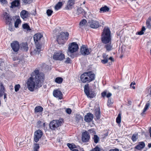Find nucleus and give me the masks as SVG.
Here are the masks:
<instances>
[{"instance_id": "obj_1", "label": "nucleus", "mask_w": 151, "mask_h": 151, "mask_svg": "<svg viewBox=\"0 0 151 151\" xmlns=\"http://www.w3.org/2000/svg\"><path fill=\"white\" fill-rule=\"evenodd\" d=\"M44 81V74L40 72L38 70L35 69L32 73L31 77L28 79L27 87L29 90L33 91L35 88L37 89L42 87Z\"/></svg>"}, {"instance_id": "obj_2", "label": "nucleus", "mask_w": 151, "mask_h": 151, "mask_svg": "<svg viewBox=\"0 0 151 151\" xmlns=\"http://www.w3.org/2000/svg\"><path fill=\"white\" fill-rule=\"evenodd\" d=\"M101 40L103 44H107L111 42V32L108 27H105L101 36Z\"/></svg>"}, {"instance_id": "obj_3", "label": "nucleus", "mask_w": 151, "mask_h": 151, "mask_svg": "<svg viewBox=\"0 0 151 151\" xmlns=\"http://www.w3.org/2000/svg\"><path fill=\"white\" fill-rule=\"evenodd\" d=\"M95 78V75L92 71L85 72L82 74L80 79L83 83H88L93 81Z\"/></svg>"}, {"instance_id": "obj_4", "label": "nucleus", "mask_w": 151, "mask_h": 151, "mask_svg": "<svg viewBox=\"0 0 151 151\" xmlns=\"http://www.w3.org/2000/svg\"><path fill=\"white\" fill-rule=\"evenodd\" d=\"M78 44L76 42H73L69 45L68 47V55L72 58H74L76 56L75 52L78 50Z\"/></svg>"}, {"instance_id": "obj_5", "label": "nucleus", "mask_w": 151, "mask_h": 151, "mask_svg": "<svg viewBox=\"0 0 151 151\" xmlns=\"http://www.w3.org/2000/svg\"><path fill=\"white\" fill-rule=\"evenodd\" d=\"M64 122L63 119L62 118H59L58 120H53L50 123V128L52 130H55L58 127L61 126Z\"/></svg>"}, {"instance_id": "obj_6", "label": "nucleus", "mask_w": 151, "mask_h": 151, "mask_svg": "<svg viewBox=\"0 0 151 151\" xmlns=\"http://www.w3.org/2000/svg\"><path fill=\"white\" fill-rule=\"evenodd\" d=\"M69 33L68 32H62L57 37V41L59 44H63L68 39Z\"/></svg>"}, {"instance_id": "obj_7", "label": "nucleus", "mask_w": 151, "mask_h": 151, "mask_svg": "<svg viewBox=\"0 0 151 151\" xmlns=\"http://www.w3.org/2000/svg\"><path fill=\"white\" fill-rule=\"evenodd\" d=\"M84 92L87 97L90 98H93L96 95L93 91L89 90V84L88 83L85 85L84 86Z\"/></svg>"}, {"instance_id": "obj_8", "label": "nucleus", "mask_w": 151, "mask_h": 151, "mask_svg": "<svg viewBox=\"0 0 151 151\" xmlns=\"http://www.w3.org/2000/svg\"><path fill=\"white\" fill-rule=\"evenodd\" d=\"M65 58V55L61 51L56 52L53 55V58L56 60H62Z\"/></svg>"}, {"instance_id": "obj_9", "label": "nucleus", "mask_w": 151, "mask_h": 151, "mask_svg": "<svg viewBox=\"0 0 151 151\" xmlns=\"http://www.w3.org/2000/svg\"><path fill=\"white\" fill-rule=\"evenodd\" d=\"M43 134V133L42 131L38 129L36 130L34 133V141L37 143L41 138Z\"/></svg>"}, {"instance_id": "obj_10", "label": "nucleus", "mask_w": 151, "mask_h": 151, "mask_svg": "<svg viewBox=\"0 0 151 151\" xmlns=\"http://www.w3.org/2000/svg\"><path fill=\"white\" fill-rule=\"evenodd\" d=\"M92 51L91 48H88L87 46L82 45L81 48V52L83 55H89Z\"/></svg>"}, {"instance_id": "obj_11", "label": "nucleus", "mask_w": 151, "mask_h": 151, "mask_svg": "<svg viewBox=\"0 0 151 151\" xmlns=\"http://www.w3.org/2000/svg\"><path fill=\"white\" fill-rule=\"evenodd\" d=\"M91 27L93 29H96L99 27L100 24L98 21L91 20H89L88 22Z\"/></svg>"}, {"instance_id": "obj_12", "label": "nucleus", "mask_w": 151, "mask_h": 151, "mask_svg": "<svg viewBox=\"0 0 151 151\" xmlns=\"http://www.w3.org/2000/svg\"><path fill=\"white\" fill-rule=\"evenodd\" d=\"M90 138L89 133L85 131L82 134V140L83 142H88Z\"/></svg>"}, {"instance_id": "obj_13", "label": "nucleus", "mask_w": 151, "mask_h": 151, "mask_svg": "<svg viewBox=\"0 0 151 151\" xmlns=\"http://www.w3.org/2000/svg\"><path fill=\"white\" fill-rule=\"evenodd\" d=\"M11 46L14 51L17 52L18 51L20 45L19 42L17 41H14L11 44Z\"/></svg>"}, {"instance_id": "obj_14", "label": "nucleus", "mask_w": 151, "mask_h": 151, "mask_svg": "<svg viewBox=\"0 0 151 151\" xmlns=\"http://www.w3.org/2000/svg\"><path fill=\"white\" fill-rule=\"evenodd\" d=\"M75 0H68L67 3L65 8L67 10H71L75 4Z\"/></svg>"}, {"instance_id": "obj_15", "label": "nucleus", "mask_w": 151, "mask_h": 151, "mask_svg": "<svg viewBox=\"0 0 151 151\" xmlns=\"http://www.w3.org/2000/svg\"><path fill=\"white\" fill-rule=\"evenodd\" d=\"M20 0H14L11 3V6L10 7L12 9L16 7L19 8L20 7Z\"/></svg>"}, {"instance_id": "obj_16", "label": "nucleus", "mask_w": 151, "mask_h": 151, "mask_svg": "<svg viewBox=\"0 0 151 151\" xmlns=\"http://www.w3.org/2000/svg\"><path fill=\"white\" fill-rule=\"evenodd\" d=\"M3 15L6 20V24H9L12 20L10 14L6 12H4Z\"/></svg>"}, {"instance_id": "obj_17", "label": "nucleus", "mask_w": 151, "mask_h": 151, "mask_svg": "<svg viewBox=\"0 0 151 151\" xmlns=\"http://www.w3.org/2000/svg\"><path fill=\"white\" fill-rule=\"evenodd\" d=\"M93 118V115L91 113H88L85 116L84 120L87 122H90L92 121Z\"/></svg>"}, {"instance_id": "obj_18", "label": "nucleus", "mask_w": 151, "mask_h": 151, "mask_svg": "<svg viewBox=\"0 0 151 151\" xmlns=\"http://www.w3.org/2000/svg\"><path fill=\"white\" fill-rule=\"evenodd\" d=\"M5 88L3 86V84L1 83L0 85V97L4 95V99L5 100V101L6 100V94L4 93Z\"/></svg>"}, {"instance_id": "obj_19", "label": "nucleus", "mask_w": 151, "mask_h": 151, "mask_svg": "<svg viewBox=\"0 0 151 151\" xmlns=\"http://www.w3.org/2000/svg\"><path fill=\"white\" fill-rule=\"evenodd\" d=\"M53 96L59 99H61L62 98L63 94L62 92L58 90H54L53 91Z\"/></svg>"}, {"instance_id": "obj_20", "label": "nucleus", "mask_w": 151, "mask_h": 151, "mask_svg": "<svg viewBox=\"0 0 151 151\" xmlns=\"http://www.w3.org/2000/svg\"><path fill=\"white\" fill-rule=\"evenodd\" d=\"M28 12L25 10H23L20 13V16L24 20H26L29 17Z\"/></svg>"}, {"instance_id": "obj_21", "label": "nucleus", "mask_w": 151, "mask_h": 151, "mask_svg": "<svg viewBox=\"0 0 151 151\" xmlns=\"http://www.w3.org/2000/svg\"><path fill=\"white\" fill-rule=\"evenodd\" d=\"M43 37V35L40 33H37L34 35V39L35 43L40 42V39Z\"/></svg>"}, {"instance_id": "obj_22", "label": "nucleus", "mask_w": 151, "mask_h": 151, "mask_svg": "<svg viewBox=\"0 0 151 151\" xmlns=\"http://www.w3.org/2000/svg\"><path fill=\"white\" fill-rule=\"evenodd\" d=\"M145 147V144L143 142H139L138 144L134 147V148L139 150H141Z\"/></svg>"}, {"instance_id": "obj_23", "label": "nucleus", "mask_w": 151, "mask_h": 151, "mask_svg": "<svg viewBox=\"0 0 151 151\" xmlns=\"http://www.w3.org/2000/svg\"><path fill=\"white\" fill-rule=\"evenodd\" d=\"M104 48H105L106 52H109L113 49V46L111 44V42H110L107 44H104Z\"/></svg>"}, {"instance_id": "obj_24", "label": "nucleus", "mask_w": 151, "mask_h": 151, "mask_svg": "<svg viewBox=\"0 0 151 151\" xmlns=\"http://www.w3.org/2000/svg\"><path fill=\"white\" fill-rule=\"evenodd\" d=\"M23 51H27L28 50V47L27 42L22 43L20 44L19 48Z\"/></svg>"}, {"instance_id": "obj_25", "label": "nucleus", "mask_w": 151, "mask_h": 151, "mask_svg": "<svg viewBox=\"0 0 151 151\" xmlns=\"http://www.w3.org/2000/svg\"><path fill=\"white\" fill-rule=\"evenodd\" d=\"M86 13L84 10L81 7L77 9L76 14L78 15L81 14L83 16H84L85 15Z\"/></svg>"}, {"instance_id": "obj_26", "label": "nucleus", "mask_w": 151, "mask_h": 151, "mask_svg": "<svg viewBox=\"0 0 151 151\" xmlns=\"http://www.w3.org/2000/svg\"><path fill=\"white\" fill-rule=\"evenodd\" d=\"M95 115L97 119H100L101 116V111L99 108L95 110Z\"/></svg>"}, {"instance_id": "obj_27", "label": "nucleus", "mask_w": 151, "mask_h": 151, "mask_svg": "<svg viewBox=\"0 0 151 151\" xmlns=\"http://www.w3.org/2000/svg\"><path fill=\"white\" fill-rule=\"evenodd\" d=\"M147 27L149 29H151V16L150 17L146 22Z\"/></svg>"}, {"instance_id": "obj_28", "label": "nucleus", "mask_w": 151, "mask_h": 151, "mask_svg": "<svg viewBox=\"0 0 151 151\" xmlns=\"http://www.w3.org/2000/svg\"><path fill=\"white\" fill-rule=\"evenodd\" d=\"M101 95L103 98L106 96L107 98H109L111 96L112 94L110 93H108L107 94V91H104L101 93Z\"/></svg>"}, {"instance_id": "obj_29", "label": "nucleus", "mask_w": 151, "mask_h": 151, "mask_svg": "<svg viewBox=\"0 0 151 151\" xmlns=\"http://www.w3.org/2000/svg\"><path fill=\"white\" fill-rule=\"evenodd\" d=\"M109 8L107 6H105L104 7H102L100 9V12H108L109 11Z\"/></svg>"}, {"instance_id": "obj_30", "label": "nucleus", "mask_w": 151, "mask_h": 151, "mask_svg": "<svg viewBox=\"0 0 151 151\" xmlns=\"http://www.w3.org/2000/svg\"><path fill=\"white\" fill-rule=\"evenodd\" d=\"M63 3L59 2L55 6V9L56 10H58L61 8L63 5Z\"/></svg>"}, {"instance_id": "obj_31", "label": "nucleus", "mask_w": 151, "mask_h": 151, "mask_svg": "<svg viewBox=\"0 0 151 151\" xmlns=\"http://www.w3.org/2000/svg\"><path fill=\"white\" fill-rule=\"evenodd\" d=\"M40 42H37L35 43L36 45V47L37 48V52L39 53L41 51V48L42 46L40 44Z\"/></svg>"}, {"instance_id": "obj_32", "label": "nucleus", "mask_w": 151, "mask_h": 151, "mask_svg": "<svg viewBox=\"0 0 151 151\" xmlns=\"http://www.w3.org/2000/svg\"><path fill=\"white\" fill-rule=\"evenodd\" d=\"M63 78L60 77H58L55 78V82L58 84H61L62 83L63 81Z\"/></svg>"}, {"instance_id": "obj_33", "label": "nucleus", "mask_w": 151, "mask_h": 151, "mask_svg": "<svg viewBox=\"0 0 151 151\" xmlns=\"http://www.w3.org/2000/svg\"><path fill=\"white\" fill-rule=\"evenodd\" d=\"M94 142L96 144L99 141L100 139L99 137L97 135H94L93 138Z\"/></svg>"}, {"instance_id": "obj_34", "label": "nucleus", "mask_w": 151, "mask_h": 151, "mask_svg": "<svg viewBox=\"0 0 151 151\" xmlns=\"http://www.w3.org/2000/svg\"><path fill=\"white\" fill-rule=\"evenodd\" d=\"M43 108L41 106H38L36 107L35 109V112H40L42 111Z\"/></svg>"}, {"instance_id": "obj_35", "label": "nucleus", "mask_w": 151, "mask_h": 151, "mask_svg": "<svg viewBox=\"0 0 151 151\" xmlns=\"http://www.w3.org/2000/svg\"><path fill=\"white\" fill-rule=\"evenodd\" d=\"M24 4L26 5L30 4L32 2L33 0H22Z\"/></svg>"}, {"instance_id": "obj_36", "label": "nucleus", "mask_w": 151, "mask_h": 151, "mask_svg": "<svg viewBox=\"0 0 151 151\" xmlns=\"http://www.w3.org/2000/svg\"><path fill=\"white\" fill-rule=\"evenodd\" d=\"M22 27L24 29H27V30H31L29 26L27 23L23 24Z\"/></svg>"}, {"instance_id": "obj_37", "label": "nucleus", "mask_w": 151, "mask_h": 151, "mask_svg": "<svg viewBox=\"0 0 151 151\" xmlns=\"http://www.w3.org/2000/svg\"><path fill=\"white\" fill-rule=\"evenodd\" d=\"M67 146L71 150L73 149L74 148H76V146L74 144L67 143Z\"/></svg>"}, {"instance_id": "obj_38", "label": "nucleus", "mask_w": 151, "mask_h": 151, "mask_svg": "<svg viewBox=\"0 0 151 151\" xmlns=\"http://www.w3.org/2000/svg\"><path fill=\"white\" fill-rule=\"evenodd\" d=\"M150 105V104L149 102H147L146 103L145 106L143 110V113L145 112L148 109Z\"/></svg>"}, {"instance_id": "obj_39", "label": "nucleus", "mask_w": 151, "mask_h": 151, "mask_svg": "<svg viewBox=\"0 0 151 151\" xmlns=\"http://www.w3.org/2000/svg\"><path fill=\"white\" fill-rule=\"evenodd\" d=\"M21 22V21L19 19H17L14 23V26L16 28L18 27L19 24Z\"/></svg>"}, {"instance_id": "obj_40", "label": "nucleus", "mask_w": 151, "mask_h": 151, "mask_svg": "<svg viewBox=\"0 0 151 151\" xmlns=\"http://www.w3.org/2000/svg\"><path fill=\"white\" fill-rule=\"evenodd\" d=\"M87 23V21L84 19H83L79 23V25L81 26H83L85 25Z\"/></svg>"}, {"instance_id": "obj_41", "label": "nucleus", "mask_w": 151, "mask_h": 151, "mask_svg": "<svg viewBox=\"0 0 151 151\" xmlns=\"http://www.w3.org/2000/svg\"><path fill=\"white\" fill-rule=\"evenodd\" d=\"M34 151H39L38 149L40 148L39 145L37 143L34 144Z\"/></svg>"}, {"instance_id": "obj_42", "label": "nucleus", "mask_w": 151, "mask_h": 151, "mask_svg": "<svg viewBox=\"0 0 151 151\" xmlns=\"http://www.w3.org/2000/svg\"><path fill=\"white\" fill-rule=\"evenodd\" d=\"M121 122V116L120 114H119L116 119V122L117 123L119 124Z\"/></svg>"}, {"instance_id": "obj_43", "label": "nucleus", "mask_w": 151, "mask_h": 151, "mask_svg": "<svg viewBox=\"0 0 151 151\" xmlns=\"http://www.w3.org/2000/svg\"><path fill=\"white\" fill-rule=\"evenodd\" d=\"M21 86L19 84H16L14 86V89L15 91H18L19 90Z\"/></svg>"}, {"instance_id": "obj_44", "label": "nucleus", "mask_w": 151, "mask_h": 151, "mask_svg": "<svg viewBox=\"0 0 151 151\" xmlns=\"http://www.w3.org/2000/svg\"><path fill=\"white\" fill-rule=\"evenodd\" d=\"M4 62L2 61L1 60H0V69L2 70L5 66Z\"/></svg>"}, {"instance_id": "obj_45", "label": "nucleus", "mask_w": 151, "mask_h": 151, "mask_svg": "<svg viewBox=\"0 0 151 151\" xmlns=\"http://www.w3.org/2000/svg\"><path fill=\"white\" fill-rule=\"evenodd\" d=\"M91 151H101V150L98 146L97 145L94 148L92 149Z\"/></svg>"}, {"instance_id": "obj_46", "label": "nucleus", "mask_w": 151, "mask_h": 151, "mask_svg": "<svg viewBox=\"0 0 151 151\" xmlns=\"http://www.w3.org/2000/svg\"><path fill=\"white\" fill-rule=\"evenodd\" d=\"M52 13L53 11L52 10L48 9L47 10L46 13L49 16H51Z\"/></svg>"}, {"instance_id": "obj_47", "label": "nucleus", "mask_w": 151, "mask_h": 151, "mask_svg": "<svg viewBox=\"0 0 151 151\" xmlns=\"http://www.w3.org/2000/svg\"><path fill=\"white\" fill-rule=\"evenodd\" d=\"M113 103V101L111 100V99H109L107 101V105L109 106H110Z\"/></svg>"}, {"instance_id": "obj_48", "label": "nucleus", "mask_w": 151, "mask_h": 151, "mask_svg": "<svg viewBox=\"0 0 151 151\" xmlns=\"http://www.w3.org/2000/svg\"><path fill=\"white\" fill-rule=\"evenodd\" d=\"M136 135L135 134H133L132 137L131 139L133 141H136L137 140V138L136 137Z\"/></svg>"}, {"instance_id": "obj_49", "label": "nucleus", "mask_w": 151, "mask_h": 151, "mask_svg": "<svg viewBox=\"0 0 151 151\" xmlns=\"http://www.w3.org/2000/svg\"><path fill=\"white\" fill-rule=\"evenodd\" d=\"M88 131L91 133H92L93 134H95L96 133L93 129H91L88 130Z\"/></svg>"}, {"instance_id": "obj_50", "label": "nucleus", "mask_w": 151, "mask_h": 151, "mask_svg": "<svg viewBox=\"0 0 151 151\" xmlns=\"http://www.w3.org/2000/svg\"><path fill=\"white\" fill-rule=\"evenodd\" d=\"M66 111L67 114H70L71 113L72 110L71 109L69 108H68L66 109Z\"/></svg>"}, {"instance_id": "obj_51", "label": "nucleus", "mask_w": 151, "mask_h": 151, "mask_svg": "<svg viewBox=\"0 0 151 151\" xmlns=\"http://www.w3.org/2000/svg\"><path fill=\"white\" fill-rule=\"evenodd\" d=\"M76 120L79 121L80 120L82 119L81 116L80 115H78L76 117Z\"/></svg>"}, {"instance_id": "obj_52", "label": "nucleus", "mask_w": 151, "mask_h": 151, "mask_svg": "<svg viewBox=\"0 0 151 151\" xmlns=\"http://www.w3.org/2000/svg\"><path fill=\"white\" fill-rule=\"evenodd\" d=\"M108 55H106L105 54H103V58L104 59L108 60Z\"/></svg>"}, {"instance_id": "obj_53", "label": "nucleus", "mask_w": 151, "mask_h": 151, "mask_svg": "<svg viewBox=\"0 0 151 151\" xmlns=\"http://www.w3.org/2000/svg\"><path fill=\"white\" fill-rule=\"evenodd\" d=\"M70 62L71 60L69 58H68L66 59V60L65 61V62L66 63H70Z\"/></svg>"}, {"instance_id": "obj_54", "label": "nucleus", "mask_w": 151, "mask_h": 151, "mask_svg": "<svg viewBox=\"0 0 151 151\" xmlns=\"http://www.w3.org/2000/svg\"><path fill=\"white\" fill-rule=\"evenodd\" d=\"M108 62V60H106L104 59L103 60H101V62L103 64H106Z\"/></svg>"}, {"instance_id": "obj_55", "label": "nucleus", "mask_w": 151, "mask_h": 151, "mask_svg": "<svg viewBox=\"0 0 151 151\" xmlns=\"http://www.w3.org/2000/svg\"><path fill=\"white\" fill-rule=\"evenodd\" d=\"M135 84V83H133V82H132L130 84V86L131 87H132L133 89H134L135 88V87L134 86V85Z\"/></svg>"}, {"instance_id": "obj_56", "label": "nucleus", "mask_w": 151, "mask_h": 151, "mask_svg": "<svg viewBox=\"0 0 151 151\" xmlns=\"http://www.w3.org/2000/svg\"><path fill=\"white\" fill-rule=\"evenodd\" d=\"M9 29L11 31H13L14 29V28L13 27H12V26H10L9 27Z\"/></svg>"}, {"instance_id": "obj_57", "label": "nucleus", "mask_w": 151, "mask_h": 151, "mask_svg": "<svg viewBox=\"0 0 151 151\" xmlns=\"http://www.w3.org/2000/svg\"><path fill=\"white\" fill-rule=\"evenodd\" d=\"M109 151H119V149L117 148H115L114 149H111L109 150Z\"/></svg>"}, {"instance_id": "obj_58", "label": "nucleus", "mask_w": 151, "mask_h": 151, "mask_svg": "<svg viewBox=\"0 0 151 151\" xmlns=\"http://www.w3.org/2000/svg\"><path fill=\"white\" fill-rule=\"evenodd\" d=\"M144 33V32H143L142 31V30H141V31H140L139 32H137V34L139 35H142Z\"/></svg>"}, {"instance_id": "obj_59", "label": "nucleus", "mask_w": 151, "mask_h": 151, "mask_svg": "<svg viewBox=\"0 0 151 151\" xmlns=\"http://www.w3.org/2000/svg\"><path fill=\"white\" fill-rule=\"evenodd\" d=\"M0 2L3 4H4L7 1L6 0H0Z\"/></svg>"}, {"instance_id": "obj_60", "label": "nucleus", "mask_w": 151, "mask_h": 151, "mask_svg": "<svg viewBox=\"0 0 151 151\" xmlns=\"http://www.w3.org/2000/svg\"><path fill=\"white\" fill-rule=\"evenodd\" d=\"M145 29H145V27L143 26L142 27L141 30L143 32L144 31H145Z\"/></svg>"}, {"instance_id": "obj_61", "label": "nucleus", "mask_w": 151, "mask_h": 151, "mask_svg": "<svg viewBox=\"0 0 151 151\" xmlns=\"http://www.w3.org/2000/svg\"><path fill=\"white\" fill-rule=\"evenodd\" d=\"M108 59L111 60V61H114V60L113 58L111 57H109L108 58Z\"/></svg>"}, {"instance_id": "obj_62", "label": "nucleus", "mask_w": 151, "mask_h": 151, "mask_svg": "<svg viewBox=\"0 0 151 151\" xmlns=\"http://www.w3.org/2000/svg\"><path fill=\"white\" fill-rule=\"evenodd\" d=\"M149 133H150V137H151V127L150 128L149 130Z\"/></svg>"}, {"instance_id": "obj_63", "label": "nucleus", "mask_w": 151, "mask_h": 151, "mask_svg": "<svg viewBox=\"0 0 151 151\" xmlns=\"http://www.w3.org/2000/svg\"><path fill=\"white\" fill-rule=\"evenodd\" d=\"M148 146L149 148H151V143L148 144Z\"/></svg>"}, {"instance_id": "obj_64", "label": "nucleus", "mask_w": 151, "mask_h": 151, "mask_svg": "<svg viewBox=\"0 0 151 151\" xmlns=\"http://www.w3.org/2000/svg\"><path fill=\"white\" fill-rule=\"evenodd\" d=\"M72 151H79L78 150L74 149H73Z\"/></svg>"}]
</instances>
